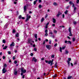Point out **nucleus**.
Listing matches in <instances>:
<instances>
[{
  "label": "nucleus",
  "mask_w": 79,
  "mask_h": 79,
  "mask_svg": "<svg viewBox=\"0 0 79 79\" xmlns=\"http://www.w3.org/2000/svg\"><path fill=\"white\" fill-rule=\"evenodd\" d=\"M21 76H23V73H26V69H22L21 70Z\"/></svg>",
  "instance_id": "f03ea898"
},
{
  "label": "nucleus",
  "mask_w": 79,
  "mask_h": 79,
  "mask_svg": "<svg viewBox=\"0 0 79 79\" xmlns=\"http://www.w3.org/2000/svg\"><path fill=\"white\" fill-rule=\"evenodd\" d=\"M16 32V31H15V29H13L12 32L13 33H15Z\"/></svg>",
  "instance_id": "473e14b6"
},
{
  "label": "nucleus",
  "mask_w": 79,
  "mask_h": 79,
  "mask_svg": "<svg viewBox=\"0 0 79 79\" xmlns=\"http://www.w3.org/2000/svg\"><path fill=\"white\" fill-rule=\"evenodd\" d=\"M60 52H62V48H61V47H60Z\"/></svg>",
  "instance_id": "bb28decb"
},
{
  "label": "nucleus",
  "mask_w": 79,
  "mask_h": 79,
  "mask_svg": "<svg viewBox=\"0 0 79 79\" xmlns=\"http://www.w3.org/2000/svg\"><path fill=\"white\" fill-rule=\"evenodd\" d=\"M61 14H62V13L60 12H58V14L56 15V16L59 17L60 15H61Z\"/></svg>",
  "instance_id": "9b49d317"
},
{
  "label": "nucleus",
  "mask_w": 79,
  "mask_h": 79,
  "mask_svg": "<svg viewBox=\"0 0 79 79\" xmlns=\"http://www.w3.org/2000/svg\"><path fill=\"white\" fill-rule=\"evenodd\" d=\"M61 48L62 50H64V48H65V47H62Z\"/></svg>",
  "instance_id": "603ef678"
},
{
  "label": "nucleus",
  "mask_w": 79,
  "mask_h": 79,
  "mask_svg": "<svg viewBox=\"0 0 79 79\" xmlns=\"http://www.w3.org/2000/svg\"><path fill=\"white\" fill-rule=\"evenodd\" d=\"M53 5H54V6H57V5H58V4L56 2H54Z\"/></svg>",
  "instance_id": "a211bd4d"
},
{
  "label": "nucleus",
  "mask_w": 79,
  "mask_h": 79,
  "mask_svg": "<svg viewBox=\"0 0 79 79\" xmlns=\"http://www.w3.org/2000/svg\"><path fill=\"white\" fill-rule=\"evenodd\" d=\"M27 6H24V12H25V11H26V10H27Z\"/></svg>",
  "instance_id": "f8f14e48"
},
{
  "label": "nucleus",
  "mask_w": 79,
  "mask_h": 79,
  "mask_svg": "<svg viewBox=\"0 0 79 79\" xmlns=\"http://www.w3.org/2000/svg\"><path fill=\"white\" fill-rule=\"evenodd\" d=\"M42 2V0H39V3H40Z\"/></svg>",
  "instance_id": "338daca9"
},
{
  "label": "nucleus",
  "mask_w": 79,
  "mask_h": 79,
  "mask_svg": "<svg viewBox=\"0 0 79 79\" xmlns=\"http://www.w3.org/2000/svg\"><path fill=\"white\" fill-rule=\"evenodd\" d=\"M48 60H45V62L46 63H48Z\"/></svg>",
  "instance_id": "ea45409f"
},
{
  "label": "nucleus",
  "mask_w": 79,
  "mask_h": 79,
  "mask_svg": "<svg viewBox=\"0 0 79 79\" xmlns=\"http://www.w3.org/2000/svg\"><path fill=\"white\" fill-rule=\"evenodd\" d=\"M32 61H34V62H36L37 61V59H35V57H33L32 59Z\"/></svg>",
  "instance_id": "1a4fd4ad"
},
{
  "label": "nucleus",
  "mask_w": 79,
  "mask_h": 79,
  "mask_svg": "<svg viewBox=\"0 0 79 79\" xmlns=\"http://www.w3.org/2000/svg\"><path fill=\"white\" fill-rule=\"evenodd\" d=\"M48 16V14H46L45 16V18L46 19Z\"/></svg>",
  "instance_id": "c03bdc74"
},
{
  "label": "nucleus",
  "mask_w": 79,
  "mask_h": 79,
  "mask_svg": "<svg viewBox=\"0 0 79 79\" xmlns=\"http://www.w3.org/2000/svg\"><path fill=\"white\" fill-rule=\"evenodd\" d=\"M48 24H49V22L45 26V28L46 29H47V28L48 27Z\"/></svg>",
  "instance_id": "ddd939ff"
},
{
  "label": "nucleus",
  "mask_w": 79,
  "mask_h": 79,
  "mask_svg": "<svg viewBox=\"0 0 79 79\" xmlns=\"http://www.w3.org/2000/svg\"><path fill=\"white\" fill-rule=\"evenodd\" d=\"M49 34H51V35L53 34V33L52 32V31H50L49 32Z\"/></svg>",
  "instance_id": "4c0bfd02"
},
{
  "label": "nucleus",
  "mask_w": 79,
  "mask_h": 79,
  "mask_svg": "<svg viewBox=\"0 0 79 79\" xmlns=\"http://www.w3.org/2000/svg\"><path fill=\"white\" fill-rule=\"evenodd\" d=\"M64 43L65 44H71V42L70 41H68L67 40H65Z\"/></svg>",
  "instance_id": "20e7f679"
},
{
  "label": "nucleus",
  "mask_w": 79,
  "mask_h": 79,
  "mask_svg": "<svg viewBox=\"0 0 79 79\" xmlns=\"http://www.w3.org/2000/svg\"><path fill=\"white\" fill-rule=\"evenodd\" d=\"M13 60H15V58H16V57L15 56H14L12 58Z\"/></svg>",
  "instance_id": "a18cd8bd"
},
{
  "label": "nucleus",
  "mask_w": 79,
  "mask_h": 79,
  "mask_svg": "<svg viewBox=\"0 0 79 79\" xmlns=\"http://www.w3.org/2000/svg\"><path fill=\"white\" fill-rule=\"evenodd\" d=\"M69 3L70 4H72L73 5V7H74V4L73 3V2L70 1L69 2Z\"/></svg>",
  "instance_id": "dca6fc26"
},
{
  "label": "nucleus",
  "mask_w": 79,
  "mask_h": 79,
  "mask_svg": "<svg viewBox=\"0 0 79 79\" xmlns=\"http://www.w3.org/2000/svg\"><path fill=\"white\" fill-rule=\"evenodd\" d=\"M8 23H6L4 27L5 28H6V27H8Z\"/></svg>",
  "instance_id": "aec40b11"
},
{
  "label": "nucleus",
  "mask_w": 79,
  "mask_h": 79,
  "mask_svg": "<svg viewBox=\"0 0 79 79\" xmlns=\"http://www.w3.org/2000/svg\"><path fill=\"white\" fill-rule=\"evenodd\" d=\"M49 44H51V43L52 42V40H49Z\"/></svg>",
  "instance_id": "a19ab883"
},
{
  "label": "nucleus",
  "mask_w": 79,
  "mask_h": 79,
  "mask_svg": "<svg viewBox=\"0 0 79 79\" xmlns=\"http://www.w3.org/2000/svg\"><path fill=\"white\" fill-rule=\"evenodd\" d=\"M48 39H46V42H48Z\"/></svg>",
  "instance_id": "e2e57ef3"
},
{
  "label": "nucleus",
  "mask_w": 79,
  "mask_h": 79,
  "mask_svg": "<svg viewBox=\"0 0 79 79\" xmlns=\"http://www.w3.org/2000/svg\"><path fill=\"white\" fill-rule=\"evenodd\" d=\"M15 43L12 42V43L10 44V48H11L12 47H15Z\"/></svg>",
  "instance_id": "39448f33"
},
{
  "label": "nucleus",
  "mask_w": 79,
  "mask_h": 79,
  "mask_svg": "<svg viewBox=\"0 0 79 79\" xmlns=\"http://www.w3.org/2000/svg\"><path fill=\"white\" fill-rule=\"evenodd\" d=\"M77 22H73V24H77Z\"/></svg>",
  "instance_id": "e433bc0d"
},
{
  "label": "nucleus",
  "mask_w": 79,
  "mask_h": 79,
  "mask_svg": "<svg viewBox=\"0 0 79 79\" xmlns=\"http://www.w3.org/2000/svg\"><path fill=\"white\" fill-rule=\"evenodd\" d=\"M51 37H52V38H54V37H55V36H54V35H52V36H51Z\"/></svg>",
  "instance_id": "6e6d98bb"
},
{
  "label": "nucleus",
  "mask_w": 79,
  "mask_h": 79,
  "mask_svg": "<svg viewBox=\"0 0 79 79\" xmlns=\"http://www.w3.org/2000/svg\"><path fill=\"white\" fill-rule=\"evenodd\" d=\"M24 76H25L24 75H23V76H22V78H24Z\"/></svg>",
  "instance_id": "69168bd1"
},
{
  "label": "nucleus",
  "mask_w": 79,
  "mask_h": 79,
  "mask_svg": "<svg viewBox=\"0 0 79 79\" xmlns=\"http://www.w3.org/2000/svg\"><path fill=\"white\" fill-rule=\"evenodd\" d=\"M2 73H6L7 70L5 69V67H4L2 69Z\"/></svg>",
  "instance_id": "0eeeda50"
},
{
  "label": "nucleus",
  "mask_w": 79,
  "mask_h": 79,
  "mask_svg": "<svg viewBox=\"0 0 79 79\" xmlns=\"http://www.w3.org/2000/svg\"><path fill=\"white\" fill-rule=\"evenodd\" d=\"M52 21L53 23H56V19H53Z\"/></svg>",
  "instance_id": "2eb2a0df"
},
{
  "label": "nucleus",
  "mask_w": 79,
  "mask_h": 79,
  "mask_svg": "<svg viewBox=\"0 0 79 79\" xmlns=\"http://www.w3.org/2000/svg\"><path fill=\"white\" fill-rule=\"evenodd\" d=\"M54 56H55L54 55H52V58H54Z\"/></svg>",
  "instance_id": "13d9d810"
},
{
  "label": "nucleus",
  "mask_w": 79,
  "mask_h": 79,
  "mask_svg": "<svg viewBox=\"0 0 79 79\" xmlns=\"http://www.w3.org/2000/svg\"><path fill=\"white\" fill-rule=\"evenodd\" d=\"M69 36H73V35L72 34V32H70Z\"/></svg>",
  "instance_id": "a878e982"
},
{
  "label": "nucleus",
  "mask_w": 79,
  "mask_h": 79,
  "mask_svg": "<svg viewBox=\"0 0 79 79\" xmlns=\"http://www.w3.org/2000/svg\"><path fill=\"white\" fill-rule=\"evenodd\" d=\"M17 3V2H14V4H16Z\"/></svg>",
  "instance_id": "bf43d9fd"
},
{
  "label": "nucleus",
  "mask_w": 79,
  "mask_h": 79,
  "mask_svg": "<svg viewBox=\"0 0 79 79\" xmlns=\"http://www.w3.org/2000/svg\"><path fill=\"white\" fill-rule=\"evenodd\" d=\"M75 40H76V38H73V42L75 41Z\"/></svg>",
  "instance_id": "393cba45"
},
{
  "label": "nucleus",
  "mask_w": 79,
  "mask_h": 79,
  "mask_svg": "<svg viewBox=\"0 0 79 79\" xmlns=\"http://www.w3.org/2000/svg\"><path fill=\"white\" fill-rule=\"evenodd\" d=\"M79 2V0H77V3H78Z\"/></svg>",
  "instance_id": "864d4df0"
},
{
  "label": "nucleus",
  "mask_w": 79,
  "mask_h": 79,
  "mask_svg": "<svg viewBox=\"0 0 79 79\" xmlns=\"http://www.w3.org/2000/svg\"><path fill=\"white\" fill-rule=\"evenodd\" d=\"M68 53H69V52H68V50H65V54H66V55H68Z\"/></svg>",
  "instance_id": "f3484780"
},
{
  "label": "nucleus",
  "mask_w": 79,
  "mask_h": 79,
  "mask_svg": "<svg viewBox=\"0 0 79 79\" xmlns=\"http://www.w3.org/2000/svg\"><path fill=\"white\" fill-rule=\"evenodd\" d=\"M45 34H44V35L45 36H46V37H47V36H48V30H47V29H46L45 30Z\"/></svg>",
  "instance_id": "6e6552de"
},
{
  "label": "nucleus",
  "mask_w": 79,
  "mask_h": 79,
  "mask_svg": "<svg viewBox=\"0 0 79 79\" xmlns=\"http://www.w3.org/2000/svg\"><path fill=\"white\" fill-rule=\"evenodd\" d=\"M34 50L35 51V52H37V48H34Z\"/></svg>",
  "instance_id": "58836bf2"
},
{
  "label": "nucleus",
  "mask_w": 79,
  "mask_h": 79,
  "mask_svg": "<svg viewBox=\"0 0 79 79\" xmlns=\"http://www.w3.org/2000/svg\"><path fill=\"white\" fill-rule=\"evenodd\" d=\"M62 17H63V18H64V15L63 14L62 15Z\"/></svg>",
  "instance_id": "5fc2aeb1"
},
{
  "label": "nucleus",
  "mask_w": 79,
  "mask_h": 79,
  "mask_svg": "<svg viewBox=\"0 0 79 79\" xmlns=\"http://www.w3.org/2000/svg\"><path fill=\"white\" fill-rule=\"evenodd\" d=\"M74 11H76V7H74Z\"/></svg>",
  "instance_id": "0e129e2a"
},
{
  "label": "nucleus",
  "mask_w": 79,
  "mask_h": 79,
  "mask_svg": "<svg viewBox=\"0 0 79 79\" xmlns=\"http://www.w3.org/2000/svg\"><path fill=\"white\" fill-rule=\"evenodd\" d=\"M3 58L4 60H5V56H3Z\"/></svg>",
  "instance_id": "3c124183"
},
{
  "label": "nucleus",
  "mask_w": 79,
  "mask_h": 79,
  "mask_svg": "<svg viewBox=\"0 0 79 79\" xmlns=\"http://www.w3.org/2000/svg\"><path fill=\"white\" fill-rule=\"evenodd\" d=\"M4 67H6L7 66V65L6 64H4Z\"/></svg>",
  "instance_id": "72a5a7b5"
},
{
  "label": "nucleus",
  "mask_w": 79,
  "mask_h": 79,
  "mask_svg": "<svg viewBox=\"0 0 79 79\" xmlns=\"http://www.w3.org/2000/svg\"><path fill=\"white\" fill-rule=\"evenodd\" d=\"M54 34H56L57 33V31H56L55 30H54Z\"/></svg>",
  "instance_id": "7c9ffc66"
},
{
  "label": "nucleus",
  "mask_w": 79,
  "mask_h": 79,
  "mask_svg": "<svg viewBox=\"0 0 79 79\" xmlns=\"http://www.w3.org/2000/svg\"><path fill=\"white\" fill-rule=\"evenodd\" d=\"M56 66H57V64H56V63L55 64V65L54 66V67L55 68H56Z\"/></svg>",
  "instance_id": "f704fd0d"
},
{
  "label": "nucleus",
  "mask_w": 79,
  "mask_h": 79,
  "mask_svg": "<svg viewBox=\"0 0 79 79\" xmlns=\"http://www.w3.org/2000/svg\"><path fill=\"white\" fill-rule=\"evenodd\" d=\"M51 63H52V62H51V60H50L49 61H48V64H51Z\"/></svg>",
  "instance_id": "2f4dec72"
},
{
  "label": "nucleus",
  "mask_w": 79,
  "mask_h": 79,
  "mask_svg": "<svg viewBox=\"0 0 79 79\" xmlns=\"http://www.w3.org/2000/svg\"><path fill=\"white\" fill-rule=\"evenodd\" d=\"M71 58H68V60H67V63H68V64L69 66V63H70V61H71Z\"/></svg>",
  "instance_id": "423d86ee"
},
{
  "label": "nucleus",
  "mask_w": 79,
  "mask_h": 79,
  "mask_svg": "<svg viewBox=\"0 0 79 79\" xmlns=\"http://www.w3.org/2000/svg\"><path fill=\"white\" fill-rule=\"evenodd\" d=\"M69 32H71V28H69Z\"/></svg>",
  "instance_id": "37998d69"
},
{
  "label": "nucleus",
  "mask_w": 79,
  "mask_h": 79,
  "mask_svg": "<svg viewBox=\"0 0 79 79\" xmlns=\"http://www.w3.org/2000/svg\"><path fill=\"white\" fill-rule=\"evenodd\" d=\"M57 45H58V44L57 43H56L54 45V47H56V46H57Z\"/></svg>",
  "instance_id": "49530a36"
},
{
  "label": "nucleus",
  "mask_w": 79,
  "mask_h": 79,
  "mask_svg": "<svg viewBox=\"0 0 79 79\" xmlns=\"http://www.w3.org/2000/svg\"><path fill=\"white\" fill-rule=\"evenodd\" d=\"M71 78H72V76H69L67 77V79H71Z\"/></svg>",
  "instance_id": "b1692460"
},
{
  "label": "nucleus",
  "mask_w": 79,
  "mask_h": 79,
  "mask_svg": "<svg viewBox=\"0 0 79 79\" xmlns=\"http://www.w3.org/2000/svg\"><path fill=\"white\" fill-rule=\"evenodd\" d=\"M44 21V18L43 17L41 19V22H42L43 21Z\"/></svg>",
  "instance_id": "5701e85b"
},
{
  "label": "nucleus",
  "mask_w": 79,
  "mask_h": 79,
  "mask_svg": "<svg viewBox=\"0 0 79 79\" xmlns=\"http://www.w3.org/2000/svg\"><path fill=\"white\" fill-rule=\"evenodd\" d=\"M74 64V65H75V64H77V63H76V62H75Z\"/></svg>",
  "instance_id": "680f3d73"
},
{
  "label": "nucleus",
  "mask_w": 79,
  "mask_h": 79,
  "mask_svg": "<svg viewBox=\"0 0 79 79\" xmlns=\"http://www.w3.org/2000/svg\"><path fill=\"white\" fill-rule=\"evenodd\" d=\"M14 63L15 64H16V63H17V61L16 60L14 62Z\"/></svg>",
  "instance_id": "09e8293b"
},
{
  "label": "nucleus",
  "mask_w": 79,
  "mask_h": 79,
  "mask_svg": "<svg viewBox=\"0 0 79 79\" xmlns=\"http://www.w3.org/2000/svg\"><path fill=\"white\" fill-rule=\"evenodd\" d=\"M32 42L33 43H34V41H32V39H31L30 38L28 40V43L30 44L31 45H32Z\"/></svg>",
  "instance_id": "f257e3e1"
},
{
  "label": "nucleus",
  "mask_w": 79,
  "mask_h": 79,
  "mask_svg": "<svg viewBox=\"0 0 79 79\" xmlns=\"http://www.w3.org/2000/svg\"><path fill=\"white\" fill-rule=\"evenodd\" d=\"M46 48L48 50H50V48H51V46L50 45H46Z\"/></svg>",
  "instance_id": "9d476101"
},
{
  "label": "nucleus",
  "mask_w": 79,
  "mask_h": 79,
  "mask_svg": "<svg viewBox=\"0 0 79 79\" xmlns=\"http://www.w3.org/2000/svg\"><path fill=\"white\" fill-rule=\"evenodd\" d=\"M14 73L15 75H16L18 73V72L16 71H14Z\"/></svg>",
  "instance_id": "4468645a"
},
{
  "label": "nucleus",
  "mask_w": 79,
  "mask_h": 79,
  "mask_svg": "<svg viewBox=\"0 0 79 79\" xmlns=\"http://www.w3.org/2000/svg\"><path fill=\"white\" fill-rule=\"evenodd\" d=\"M15 36H16V37H19V34L17 33L16 34Z\"/></svg>",
  "instance_id": "cd10ccee"
},
{
  "label": "nucleus",
  "mask_w": 79,
  "mask_h": 79,
  "mask_svg": "<svg viewBox=\"0 0 79 79\" xmlns=\"http://www.w3.org/2000/svg\"><path fill=\"white\" fill-rule=\"evenodd\" d=\"M8 47H7V46H5L4 47V48H3V49L4 50H6V48Z\"/></svg>",
  "instance_id": "4be33fe9"
},
{
  "label": "nucleus",
  "mask_w": 79,
  "mask_h": 79,
  "mask_svg": "<svg viewBox=\"0 0 79 79\" xmlns=\"http://www.w3.org/2000/svg\"><path fill=\"white\" fill-rule=\"evenodd\" d=\"M7 53L8 54H9V55H10V54H11V52L10 51L8 52Z\"/></svg>",
  "instance_id": "79ce46f5"
},
{
  "label": "nucleus",
  "mask_w": 79,
  "mask_h": 79,
  "mask_svg": "<svg viewBox=\"0 0 79 79\" xmlns=\"http://www.w3.org/2000/svg\"><path fill=\"white\" fill-rule=\"evenodd\" d=\"M45 44V41H44V42H43V44L44 45V44Z\"/></svg>",
  "instance_id": "052dcab7"
},
{
  "label": "nucleus",
  "mask_w": 79,
  "mask_h": 79,
  "mask_svg": "<svg viewBox=\"0 0 79 79\" xmlns=\"http://www.w3.org/2000/svg\"><path fill=\"white\" fill-rule=\"evenodd\" d=\"M53 60H52V61H51V63H53Z\"/></svg>",
  "instance_id": "774afa93"
},
{
  "label": "nucleus",
  "mask_w": 79,
  "mask_h": 79,
  "mask_svg": "<svg viewBox=\"0 0 79 79\" xmlns=\"http://www.w3.org/2000/svg\"><path fill=\"white\" fill-rule=\"evenodd\" d=\"M33 55H34V54H33V53H31V56H33Z\"/></svg>",
  "instance_id": "8fccbe9b"
},
{
  "label": "nucleus",
  "mask_w": 79,
  "mask_h": 79,
  "mask_svg": "<svg viewBox=\"0 0 79 79\" xmlns=\"http://www.w3.org/2000/svg\"><path fill=\"white\" fill-rule=\"evenodd\" d=\"M22 17V16H21V15H20L19 17V19H21Z\"/></svg>",
  "instance_id": "de8ad7c7"
},
{
  "label": "nucleus",
  "mask_w": 79,
  "mask_h": 79,
  "mask_svg": "<svg viewBox=\"0 0 79 79\" xmlns=\"http://www.w3.org/2000/svg\"><path fill=\"white\" fill-rule=\"evenodd\" d=\"M41 60L42 61H43V60H44V58H41Z\"/></svg>",
  "instance_id": "4d7b16f0"
},
{
  "label": "nucleus",
  "mask_w": 79,
  "mask_h": 79,
  "mask_svg": "<svg viewBox=\"0 0 79 79\" xmlns=\"http://www.w3.org/2000/svg\"><path fill=\"white\" fill-rule=\"evenodd\" d=\"M31 16L30 15H29V14H27V19L26 20V22H27V21H28V20H29V19H30V18H31Z\"/></svg>",
  "instance_id": "7ed1b4c3"
},
{
  "label": "nucleus",
  "mask_w": 79,
  "mask_h": 79,
  "mask_svg": "<svg viewBox=\"0 0 79 79\" xmlns=\"http://www.w3.org/2000/svg\"><path fill=\"white\" fill-rule=\"evenodd\" d=\"M37 0H36V1H34V2L33 4L34 5H35L36 4V3H37Z\"/></svg>",
  "instance_id": "6ab92c4d"
},
{
  "label": "nucleus",
  "mask_w": 79,
  "mask_h": 79,
  "mask_svg": "<svg viewBox=\"0 0 79 79\" xmlns=\"http://www.w3.org/2000/svg\"><path fill=\"white\" fill-rule=\"evenodd\" d=\"M2 42L3 43H4V44H5V43H6V41H5V40H2Z\"/></svg>",
  "instance_id": "c756f323"
},
{
  "label": "nucleus",
  "mask_w": 79,
  "mask_h": 79,
  "mask_svg": "<svg viewBox=\"0 0 79 79\" xmlns=\"http://www.w3.org/2000/svg\"><path fill=\"white\" fill-rule=\"evenodd\" d=\"M68 10H66L65 12H64V13L65 14H67L68 13Z\"/></svg>",
  "instance_id": "c9c22d12"
},
{
  "label": "nucleus",
  "mask_w": 79,
  "mask_h": 79,
  "mask_svg": "<svg viewBox=\"0 0 79 79\" xmlns=\"http://www.w3.org/2000/svg\"><path fill=\"white\" fill-rule=\"evenodd\" d=\"M38 7L39 8H42V5H40L38 6Z\"/></svg>",
  "instance_id": "c85d7f7f"
},
{
  "label": "nucleus",
  "mask_w": 79,
  "mask_h": 79,
  "mask_svg": "<svg viewBox=\"0 0 79 79\" xmlns=\"http://www.w3.org/2000/svg\"><path fill=\"white\" fill-rule=\"evenodd\" d=\"M37 34H35V38L36 39H37Z\"/></svg>",
  "instance_id": "412c9836"
}]
</instances>
